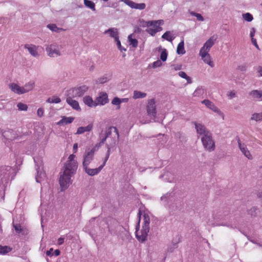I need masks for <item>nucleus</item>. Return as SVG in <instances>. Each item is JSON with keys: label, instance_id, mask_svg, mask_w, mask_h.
I'll return each instance as SVG.
<instances>
[{"label": "nucleus", "instance_id": "49", "mask_svg": "<svg viewBox=\"0 0 262 262\" xmlns=\"http://www.w3.org/2000/svg\"><path fill=\"white\" fill-rule=\"evenodd\" d=\"M181 241L180 240V237H178V239L176 241V243H172V248H168V251H170V252H172V250L174 249H176L178 247V244L179 243H180Z\"/></svg>", "mask_w": 262, "mask_h": 262}, {"label": "nucleus", "instance_id": "12", "mask_svg": "<svg viewBox=\"0 0 262 262\" xmlns=\"http://www.w3.org/2000/svg\"><path fill=\"white\" fill-rule=\"evenodd\" d=\"M202 103L204 104L208 108L214 112L217 113L220 116L222 117L224 119V114L220 111V110L215 105V104L208 99H205L202 101Z\"/></svg>", "mask_w": 262, "mask_h": 262}, {"label": "nucleus", "instance_id": "9", "mask_svg": "<svg viewBox=\"0 0 262 262\" xmlns=\"http://www.w3.org/2000/svg\"><path fill=\"white\" fill-rule=\"evenodd\" d=\"M217 38V35H213L204 43L203 46L201 48L200 51L209 52L211 47L215 43Z\"/></svg>", "mask_w": 262, "mask_h": 262}, {"label": "nucleus", "instance_id": "3", "mask_svg": "<svg viewBox=\"0 0 262 262\" xmlns=\"http://www.w3.org/2000/svg\"><path fill=\"white\" fill-rule=\"evenodd\" d=\"M201 141L204 148L211 152L215 149V142L212 138L211 133L205 136L201 137Z\"/></svg>", "mask_w": 262, "mask_h": 262}, {"label": "nucleus", "instance_id": "25", "mask_svg": "<svg viewBox=\"0 0 262 262\" xmlns=\"http://www.w3.org/2000/svg\"><path fill=\"white\" fill-rule=\"evenodd\" d=\"M66 102L73 109L77 111H80L81 110L78 102L77 101L73 99L72 97H68L66 99Z\"/></svg>", "mask_w": 262, "mask_h": 262}, {"label": "nucleus", "instance_id": "27", "mask_svg": "<svg viewBox=\"0 0 262 262\" xmlns=\"http://www.w3.org/2000/svg\"><path fill=\"white\" fill-rule=\"evenodd\" d=\"M83 101L84 104L90 107H96L97 106L96 100L94 101L90 96L83 97Z\"/></svg>", "mask_w": 262, "mask_h": 262}, {"label": "nucleus", "instance_id": "64", "mask_svg": "<svg viewBox=\"0 0 262 262\" xmlns=\"http://www.w3.org/2000/svg\"><path fill=\"white\" fill-rule=\"evenodd\" d=\"M181 69V65H177L174 67L175 70H180Z\"/></svg>", "mask_w": 262, "mask_h": 262}, {"label": "nucleus", "instance_id": "24", "mask_svg": "<svg viewBox=\"0 0 262 262\" xmlns=\"http://www.w3.org/2000/svg\"><path fill=\"white\" fill-rule=\"evenodd\" d=\"M129 99L127 98H119L118 97H115L112 101V104L113 105H117V110H119L120 108V104L121 103H126L128 101Z\"/></svg>", "mask_w": 262, "mask_h": 262}, {"label": "nucleus", "instance_id": "48", "mask_svg": "<svg viewBox=\"0 0 262 262\" xmlns=\"http://www.w3.org/2000/svg\"><path fill=\"white\" fill-rule=\"evenodd\" d=\"M17 106L19 111H26L28 109L27 105L21 102L18 103Z\"/></svg>", "mask_w": 262, "mask_h": 262}, {"label": "nucleus", "instance_id": "18", "mask_svg": "<svg viewBox=\"0 0 262 262\" xmlns=\"http://www.w3.org/2000/svg\"><path fill=\"white\" fill-rule=\"evenodd\" d=\"M238 144L239 149L243 154L248 159H252V156L251 154L250 151L247 148V146L245 144L242 143L239 140L238 141Z\"/></svg>", "mask_w": 262, "mask_h": 262}, {"label": "nucleus", "instance_id": "51", "mask_svg": "<svg viewBox=\"0 0 262 262\" xmlns=\"http://www.w3.org/2000/svg\"><path fill=\"white\" fill-rule=\"evenodd\" d=\"M162 63L160 60H157V61L154 62L152 64V68L153 69H156L157 68L160 67L162 66Z\"/></svg>", "mask_w": 262, "mask_h": 262}, {"label": "nucleus", "instance_id": "34", "mask_svg": "<svg viewBox=\"0 0 262 262\" xmlns=\"http://www.w3.org/2000/svg\"><path fill=\"white\" fill-rule=\"evenodd\" d=\"M83 3L86 7L91 9L93 11L96 10L95 4L92 1L90 0H83Z\"/></svg>", "mask_w": 262, "mask_h": 262}, {"label": "nucleus", "instance_id": "5", "mask_svg": "<svg viewBox=\"0 0 262 262\" xmlns=\"http://www.w3.org/2000/svg\"><path fill=\"white\" fill-rule=\"evenodd\" d=\"M34 161L35 163L36 169L37 171V175L35 179L37 183H40L46 178V173L42 171L41 168L42 165V160L38 157L34 158Z\"/></svg>", "mask_w": 262, "mask_h": 262}, {"label": "nucleus", "instance_id": "10", "mask_svg": "<svg viewBox=\"0 0 262 262\" xmlns=\"http://www.w3.org/2000/svg\"><path fill=\"white\" fill-rule=\"evenodd\" d=\"M98 149L96 147V146L94 147L90 151H88L84 156L83 161V166L86 167L88 166L92 161L93 160L94 155L95 151Z\"/></svg>", "mask_w": 262, "mask_h": 262}, {"label": "nucleus", "instance_id": "22", "mask_svg": "<svg viewBox=\"0 0 262 262\" xmlns=\"http://www.w3.org/2000/svg\"><path fill=\"white\" fill-rule=\"evenodd\" d=\"M249 95L253 99L262 101V90H252L249 92Z\"/></svg>", "mask_w": 262, "mask_h": 262}, {"label": "nucleus", "instance_id": "8", "mask_svg": "<svg viewBox=\"0 0 262 262\" xmlns=\"http://www.w3.org/2000/svg\"><path fill=\"white\" fill-rule=\"evenodd\" d=\"M193 123L195 126V128L198 136H205L206 135H208L211 133L203 124L198 122H193Z\"/></svg>", "mask_w": 262, "mask_h": 262}, {"label": "nucleus", "instance_id": "43", "mask_svg": "<svg viewBox=\"0 0 262 262\" xmlns=\"http://www.w3.org/2000/svg\"><path fill=\"white\" fill-rule=\"evenodd\" d=\"M74 120V118L69 117H64L60 121V122L62 123H64L66 124H69L72 123Z\"/></svg>", "mask_w": 262, "mask_h": 262}, {"label": "nucleus", "instance_id": "56", "mask_svg": "<svg viewBox=\"0 0 262 262\" xmlns=\"http://www.w3.org/2000/svg\"><path fill=\"white\" fill-rule=\"evenodd\" d=\"M37 114L39 117H42L44 114V110H43V108H41V107L39 108L37 110Z\"/></svg>", "mask_w": 262, "mask_h": 262}, {"label": "nucleus", "instance_id": "20", "mask_svg": "<svg viewBox=\"0 0 262 262\" xmlns=\"http://www.w3.org/2000/svg\"><path fill=\"white\" fill-rule=\"evenodd\" d=\"M9 89L14 93L18 95L24 94L23 86H20L16 83H11L9 85Z\"/></svg>", "mask_w": 262, "mask_h": 262}, {"label": "nucleus", "instance_id": "52", "mask_svg": "<svg viewBox=\"0 0 262 262\" xmlns=\"http://www.w3.org/2000/svg\"><path fill=\"white\" fill-rule=\"evenodd\" d=\"M115 41L116 42V44H117V47L118 48V49L120 50V51L121 52L125 51H126V49H125L124 47H122L121 44V42H120V41L119 40V38H118V39L116 40Z\"/></svg>", "mask_w": 262, "mask_h": 262}, {"label": "nucleus", "instance_id": "1", "mask_svg": "<svg viewBox=\"0 0 262 262\" xmlns=\"http://www.w3.org/2000/svg\"><path fill=\"white\" fill-rule=\"evenodd\" d=\"M75 155L71 154L65 163L63 172H61L59 184L62 190L66 189L72 183L71 177L75 174L78 167V164L74 160Z\"/></svg>", "mask_w": 262, "mask_h": 262}, {"label": "nucleus", "instance_id": "47", "mask_svg": "<svg viewBox=\"0 0 262 262\" xmlns=\"http://www.w3.org/2000/svg\"><path fill=\"white\" fill-rule=\"evenodd\" d=\"M167 58V52L166 49H163L160 55V59L163 61H165Z\"/></svg>", "mask_w": 262, "mask_h": 262}, {"label": "nucleus", "instance_id": "14", "mask_svg": "<svg viewBox=\"0 0 262 262\" xmlns=\"http://www.w3.org/2000/svg\"><path fill=\"white\" fill-rule=\"evenodd\" d=\"M121 1L124 3L126 5L132 9L142 10H144L146 8V5L145 3L138 4L130 0H121Z\"/></svg>", "mask_w": 262, "mask_h": 262}, {"label": "nucleus", "instance_id": "44", "mask_svg": "<svg viewBox=\"0 0 262 262\" xmlns=\"http://www.w3.org/2000/svg\"><path fill=\"white\" fill-rule=\"evenodd\" d=\"M128 39L130 45H131L133 47L136 48L138 46V40L136 39L132 38V35L128 36Z\"/></svg>", "mask_w": 262, "mask_h": 262}, {"label": "nucleus", "instance_id": "55", "mask_svg": "<svg viewBox=\"0 0 262 262\" xmlns=\"http://www.w3.org/2000/svg\"><path fill=\"white\" fill-rule=\"evenodd\" d=\"M256 70L258 74V76L262 77V66H258L256 68Z\"/></svg>", "mask_w": 262, "mask_h": 262}, {"label": "nucleus", "instance_id": "19", "mask_svg": "<svg viewBox=\"0 0 262 262\" xmlns=\"http://www.w3.org/2000/svg\"><path fill=\"white\" fill-rule=\"evenodd\" d=\"M38 47L33 45H26L25 48L27 49L30 54L34 57H38L39 54L37 52Z\"/></svg>", "mask_w": 262, "mask_h": 262}, {"label": "nucleus", "instance_id": "35", "mask_svg": "<svg viewBox=\"0 0 262 262\" xmlns=\"http://www.w3.org/2000/svg\"><path fill=\"white\" fill-rule=\"evenodd\" d=\"M46 101L49 103H59L61 102V99L59 97L54 95L48 98Z\"/></svg>", "mask_w": 262, "mask_h": 262}, {"label": "nucleus", "instance_id": "57", "mask_svg": "<svg viewBox=\"0 0 262 262\" xmlns=\"http://www.w3.org/2000/svg\"><path fill=\"white\" fill-rule=\"evenodd\" d=\"M227 96L230 98H234L236 96V93L234 92V91H230L228 93V94H227Z\"/></svg>", "mask_w": 262, "mask_h": 262}, {"label": "nucleus", "instance_id": "31", "mask_svg": "<svg viewBox=\"0 0 262 262\" xmlns=\"http://www.w3.org/2000/svg\"><path fill=\"white\" fill-rule=\"evenodd\" d=\"M110 79V76L105 75L97 79L96 82L98 84H103L108 81Z\"/></svg>", "mask_w": 262, "mask_h": 262}, {"label": "nucleus", "instance_id": "42", "mask_svg": "<svg viewBox=\"0 0 262 262\" xmlns=\"http://www.w3.org/2000/svg\"><path fill=\"white\" fill-rule=\"evenodd\" d=\"M251 120H255L256 121H262V112L260 113H254L252 115Z\"/></svg>", "mask_w": 262, "mask_h": 262}, {"label": "nucleus", "instance_id": "28", "mask_svg": "<svg viewBox=\"0 0 262 262\" xmlns=\"http://www.w3.org/2000/svg\"><path fill=\"white\" fill-rule=\"evenodd\" d=\"M35 86V83L33 81H29L28 83H26L24 86L23 91L24 94L28 93L31 91H32Z\"/></svg>", "mask_w": 262, "mask_h": 262}, {"label": "nucleus", "instance_id": "26", "mask_svg": "<svg viewBox=\"0 0 262 262\" xmlns=\"http://www.w3.org/2000/svg\"><path fill=\"white\" fill-rule=\"evenodd\" d=\"M93 127V124L91 123L85 127H79L77 128V132L75 133L76 135L82 134L85 132H89L92 130Z\"/></svg>", "mask_w": 262, "mask_h": 262}, {"label": "nucleus", "instance_id": "33", "mask_svg": "<svg viewBox=\"0 0 262 262\" xmlns=\"http://www.w3.org/2000/svg\"><path fill=\"white\" fill-rule=\"evenodd\" d=\"M11 250L12 248L9 246L0 245V255H6Z\"/></svg>", "mask_w": 262, "mask_h": 262}, {"label": "nucleus", "instance_id": "2", "mask_svg": "<svg viewBox=\"0 0 262 262\" xmlns=\"http://www.w3.org/2000/svg\"><path fill=\"white\" fill-rule=\"evenodd\" d=\"M100 142L96 145V147L98 149L103 144L105 143L107 148L106 155L105 156L106 160H107L111 153V149L113 147L116 143L119 138V133L116 127H111L106 129L105 136L102 137L100 136Z\"/></svg>", "mask_w": 262, "mask_h": 262}, {"label": "nucleus", "instance_id": "6", "mask_svg": "<svg viewBox=\"0 0 262 262\" xmlns=\"http://www.w3.org/2000/svg\"><path fill=\"white\" fill-rule=\"evenodd\" d=\"M146 112L147 115L155 119L157 115V108L155 99L152 98L149 99L146 105Z\"/></svg>", "mask_w": 262, "mask_h": 262}, {"label": "nucleus", "instance_id": "30", "mask_svg": "<svg viewBox=\"0 0 262 262\" xmlns=\"http://www.w3.org/2000/svg\"><path fill=\"white\" fill-rule=\"evenodd\" d=\"M147 94L139 91L135 90L133 92V98L134 99L144 98L146 97Z\"/></svg>", "mask_w": 262, "mask_h": 262}, {"label": "nucleus", "instance_id": "16", "mask_svg": "<svg viewBox=\"0 0 262 262\" xmlns=\"http://www.w3.org/2000/svg\"><path fill=\"white\" fill-rule=\"evenodd\" d=\"M96 102L97 105H104L108 102V95L105 92H100L98 96L96 98Z\"/></svg>", "mask_w": 262, "mask_h": 262}, {"label": "nucleus", "instance_id": "29", "mask_svg": "<svg viewBox=\"0 0 262 262\" xmlns=\"http://www.w3.org/2000/svg\"><path fill=\"white\" fill-rule=\"evenodd\" d=\"M162 38L169 42H172V40L175 38V36L173 34H172L171 31H168L162 35Z\"/></svg>", "mask_w": 262, "mask_h": 262}, {"label": "nucleus", "instance_id": "4", "mask_svg": "<svg viewBox=\"0 0 262 262\" xmlns=\"http://www.w3.org/2000/svg\"><path fill=\"white\" fill-rule=\"evenodd\" d=\"M61 47L56 43H53L46 46V51L50 57H56L61 55Z\"/></svg>", "mask_w": 262, "mask_h": 262}, {"label": "nucleus", "instance_id": "54", "mask_svg": "<svg viewBox=\"0 0 262 262\" xmlns=\"http://www.w3.org/2000/svg\"><path fill=\"white\" fill-rule=\"evenodd\" d=\"M13 227L17 233H20L21 232L22 229H21V226L19 224H13Z\"/></svg>", "mask_w": 262, "mask_h": 262}, {"label": "nucleus", "instance_id": "40", "mask_svg": "<svg viewBox=\"0 0 262 262\" xmlns=\"http://www.w3.org/2000/svg\"><path fill=\"white\" fill-rule=\"evenodd\" d=\"M162 30V28H157V29L150 28L147 29V32L151 36H154L157 32H160Z\"/></svg>", "mask_w": 262, "mask_h": 262}, {"label": "nucleus", "instance_id": "17", "mask_svg": "<svg viewBox=\"0 0 262 262\" xmlns=\"http://www.w3.org/2000/svg\"><path fill=\"white\" fill-rule=\"evenodd\" d=\"M208 53V52L200 51L199 55L205 63L208 64L211 68H213L214 66V64L212 60L211 56Z\"/></svg>", "mask_w": 262, "mask_h": 262}, {"label": "nucleus", "instance_id": "32", "mask_svg": "<svg viewBox=\"0 0 262 262\" xmlns=\"http://www.w3.org/2000/svg\"><path fill=\"white\" fill-rule=\"evenodd\" d=\"M177 53L178 54H184L185 50L184 49V40L181 41L178 45L177 49Z\"/></svg>", "mask_w": 262, "mask_h": 262}, {"label": "nucleus", "instance_id": "11", "mask_svg": "<svg viewBox=\"0 0 262 262\" xmlns=\"http://www.w3.org/2000/svg\"><path fill=\"white\" fill-rule=\"evenodd\" d=\"M149 229L146 226H142L141 230H137L136 232V236L137 239L141 242H144L147 239L148 233Z\"/></svg>", "mask_w": 262, "mask_h": 262}, {"label": "nucleus", "instance_id": "45", "mask_svg": "<svg viewBox=\"0 0 262 262\" xmlns=\"http://www.w3.org/2000/svg\"><path fill=\"white\" fill-rule=\"evenodd\" d=\"M179 75L181 77H182L184 79H185L187 81L188 83H191V78L189 76H188L187 75V74L184 72H183V71L179 72Z\"/></svg>", "mask_w": 262, "mask_h": 262}, {"label": "nucleus", "instance_id": "13", "mask_svg": "<svg viewBox=\"0 0 262 262\" xmlns=\"http://www.w3.org/2000/svg\"><path fill=\"white\" fill-rule=\"evenodd\" d=\"M107 160H106V158H105V159L102 163V165H101L99 167L96 168H90L88 167V166H86V167H83L85 172L91 176H93L96 174H97L100 172V171L102 170V169L103 168V167L105 166L106 162Z\"/></svg>", "mask_w": 262, "mask_h": 262}, {"label": "nucleus", "instance_id": "59", "mask_svg": "<svg viewBox=\"0 0 262 262\" xmlns=\"http://www.w3.org/2000/svg\"><path fill=\"white\" fill-rule=\"evenodd\" d=\"M251 41L253 43V45L258 49H259V47L257 43V41H256V39L255 38H252L251 39Z\"/></svg>", "mask_w": 262, "mask_h": 262}, {"label": "nucleus", "instance_id": "37", "mask_svg": "<svg viewBox=\"0 0 262 262\" xmlns=\"http://www.w3.org/2000/svg\"><path fill=\"white\" fill-rule=\"evenodd\" d=\"M204 93V89L201 86L198 87L196 90L194 91V92L193 93V96L194 97H201L202 96Z\"/></svg>", "mask_w": 262, "mask_h": 262}, {"label": "nucleus", "instance_id": "7", "mask_svg": "<svg viewBox=\"0 0 262 262\" xmlns=\"http://www.w3.org/2000/svg\"><path fill=\"white\" fill-rule=\"evenodd\" d=\"M11 171H12V168L10 166H5L1 171V175L4 174L3 177L1 178L3 185L2 186V189L5 187V184L8 182Z\"/></svg>", "mask_w": 262, "mask_h": 262}, {"label": "nucleus", "instance_id": "36", "mask_svg": "<svg viewBox=\"0 0 262 262\" xmlns=\"http://www.w3.org/2000/svg\"><path fill=\"white\" fill-rule=\"evenodd\" d=\"M259 212L258 209L256 207H253L248 211V214L252 218H254L256 216L258 212Z\"/></svg>", "mask_w": 262, "mask_h": 262}, {"label": "nucleus", "instance_id": "23", "mask_svg": "<svg viewBox=\"0 0 262 262\" xmlns=\"http://www.w3.org/2000/svg\"><path fill=\"white\" fill-rule=\"evenodd\" d=\"M147 27H152L151 28L157 29V28H162L160 26L164 24V21L162 19L157 20H151L146 22Z\"/></svg>", "mask_w": 262, "mask_h": 262}, {"label": "nucleus", "instance_id": "15", "mask_svg": "<svg viewBox=\"0 0 262 262\" xmlns=\"http://www.w3.org/2000/svg\"><path fill=\"white\" fill-rule=\"evenodd\" d=\"M88 90V87L86 85H82L78 88L72 89L71 91L72 95L74 97H80L83 95L84 93Z\"/></svg>", "mask_w": 262, "mask_h": 262}, {"label": "nucleus", "instance_id": "50", "mask_svg": "<svg viewBox=\"0 0 262 262\" xmlns=\"http://www.w3.org/2000/svg\"><path fill=\"white\" fill-rule=\"evenodd\" d=\"M169 176H170V178H169L167 179V181H168L169 182H172L174 181V177L172 174H171V173H170L169 172H167L165 173L163 176L164 177H169Z\"/></svg>", "mask_w": 262, "mask_h": 262}, {"label": "nucleus", "instance_id": "53", "mask_svg": "<svg viewBox=\"0 0 262 262\" xmlns=\"http://www.w3.org/2000/svg\"><path fill=\"white\" fill-rule=\"evenodd\" d=\"M247 69V66L246 64H243L238 66L237 69L241 72H245Z\"/></svg>", "mask_w": 262, "mask_h": 262}, {"label": "nucleus", "instance_id": "60", "mask_svg": "<svg viewBox=\"0 0 262 262\" xmlns=\"http://www.w3.org/2000/svg\"><path fill=\"white\" fill-rule=\"evenodd\" d=\"M64 238L63 237H60L58 239V245H61L64 243Z\"/></svg>", "mask_w": 262, "mask_h": 262}, {"label": "nucleus", "instance_id": "61", "mask_svg": "<svg viewBox=\"0 0 262 262\" xmlns=\"http://www.w3.org/2000/svg\"><path fill=\"white\" fill-rule=\"evenodd\" d=\"M52 251H53V248H51L49 250H48L46 252V254L48 256H52L53 255Z\"/></svg>", "mask_w": 262, "mask_h": 262}, {"label": "nucleus", "instance_id": "39", "mask_svg": "<svg viewBox=\"0 0 262 262\" xmlns=\"http://www.w3.org/2000/svg\"><path fill=\"white\" fill-rule=\"evenodd\" d=\"M47 28L53 32H59L63 30L62 28H59L57 27L55 24H50L47 25Z\"/></svg>", "mask_w": 262, "mask_h": 262}, {"label": "nucleus", "instance_id": "21", "mask_svg": "<svg viewBox=\"0 0 262 262\" xmlns=\"http://www.w3.org/2000/svg\"><path fill=\"white\" fill-rule=\"evenodd\" d=\"M104 33L105 34H109L110 36L112 38H113L115 41L119 38L118 30L116 28H110L105 30L104 32Z\"/></svg>", "mask_w": 262, "mask_h": 262}, {"label": "nucleus", "instance_id": "46", "mask_svg": "<svg viewBox=\"0 0 262 262\" xmlns=\"http://www.w3.org/2000/svg\"><path fill=\"white\" fill-rule=\"evenodd\" d=\"M190 14L192 16H194L196 17L197 20L199 21H203L204 20L203 17L200 13H197L193 11H191V12H190Z\"/></svg>", "mask_w": 262, "mask_h": 262}, {"label": "nucleus", "instance_id": "58", "mask_svg": "<svg viewBox=\"0 0 262 262\" xmlns=\"http://www.w3.org/2000/svg\"><path fill=\"white\" fill-rule=\"evenodd\" d=\"M255 29L254 28H252L251 30L250 33V37L251 39L254 38V36L255 35Z\"/></svg>", "mask_w": 262, "mask_h": 262}, {"label": "nucleus", "instance_id": "62", "mask_svg": "<svg viewBox=\"0 0 262 262\" xmlns=\"http://www.w3.org/2000/svg\"><path fill=\"white\" fill-rule=\"evenodd\" d=\"M77 149H78V144L77 143L74 144L73 149V151L74 153H76L77 152Z\"/></svg>", "mask_w": 262, "mask_h": 262}, {"label": "nucleus", "instance_id": "63", "mask_svg": "<svg viewBox=\"0 0 262 262\" xmlns=\"http://www.w3.org/2000/svg\"><path fill=\"white\" fill-rule=\"evenodd\" d=\"M54 254L56 256H58L60 254V251L59 250H55Z\"/></svg>", "mask_w": 262, "mask_h": 262}, {"label": "nucleus", "instance_id": "41", "mask_svg": "<svg viewBox=\"0 0 262 262\" xmlns=\"http://www.w3.org/2000/svg\"><path fill=\"white\" fill-rule=\"evenodd\" d=\"M243 18L246 21L251 22L253 19V17L251 14L249 12L244 13L242 15Z\"/></svg>", "mask_w": 262, "mask_h": 262}, {"label": "nucleus", "instance_id": "38", "mask_svg": "<svg viewBox=\"0 0 262 262\" xmlns=\"http://www.w3.org/2000/svg\"><path fill=\"white\" fill-rule=\"evenodd\" d=\"M143 217V225L142 226H146V227H148V228L149 229L150 218L149 215L144 212Z\"/></svg>", "mask_w": 262, "mask_h": 262}]
</instances>
